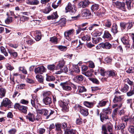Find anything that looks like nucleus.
<instances>
[{
    "mask_svg": "<svg viewBox=\"0 0 134 134\" xmlns=\"http://www.w3.org/2000/svg\"><path fill=\"white\" fill-rule=\"evenodd\" d=\"M76 107L78 108V109H80L81 113L84 116H87L88 115V112L87 109L82 107L79 105H78Z\"/></svg>",
    "mask_w": 134,
    "mask_h": 134,
    "instance_id": "nucleus-9",
    "label": "nucleus"
},
{
    "mask_svg": "<svg viewBox=\"0 0 134 134\" xmlns=\"http://www.w3.org/2000/svg\"><path fill=\"white\" fill-rule=\"evenodd\" d=\"M83 77L82 75L76 76L74 78V80L77 82H79L83 80Z\"/></svg>",
    "mask_w": 134,
    "mask_h": 134,
    "instance_id": "nucleus-20",
    "label": "nucleus"
},
{
    "mask_svg": "<svg viewBox=\"0 0 134 134\" xmlns=\"http://www.w3.org/2000/svg\"><path fill=\"white\" fill-rule=\"evenodd\" d=\"M51 10L50 8L49 7H47L46 8L44 9L41 10V11L42 12L44 13L47 14L48 13L51 11Z\"/></svg>",
    "mask_w": 134,
    "mask_h": 134,
    "instance_id": "nucleus-39",
    "label": "nucleus"
},
{
    "mask_svg": "<svg viewBox=\"0 0 134 134\" xmlns=\"http://www.w3.org/2000/svg\"><path fill=\"white\" fill-rule=\"evenodd\" d=\"M19 70L21 71L23 73L25 74H27V71L24 67H20L19 68Z\"/></svg>",
    "mask_w": 134,
    "mask_h": 134,
    "instance_id": "nucleus-50",
    "label": "nucleus"
},
{
    "mask_svg": "<svg viewBox=\"0 0 134 134\" xmlns=\"http://www.w3.org/2000/svg\"><path fill=\"white\" fill-rule=\"evenodd\" d=\"M102 40L101 38L99 37L92 38V42L94 43L97 44L101 42Z\"/></svg>",
    "mask_w": 134,
    "mask_h": 134,
    "instance_id": "nucleus-32",
    "label": "nucleus"
},
{
    "mask_svg": "<svg viewBox=\"0 0 134 134\" xmlns=\"http://www.w3.org/2000/svg\"><path fill=\"white\" fill-rule=\"evenodd\" d=\"M111 34L109 33L108 31H105L103 37L104 38L110 39L111 38Z\"/></svg>",
    "mask_w": 134,
    "mask_h": 134,
    "instance_id": "nucleus-23",
    "label": "nucleus"
},
{
    "mask_svg": "<svg viewBox=\"0 0 134 134\" xmlns=\"http://www.w3.org/2000/svg\"><path fill=\"white\" fill-rule=\"evenodd\" d=\"M66 12L71 11L72 12H75L76 11V9L74 5L72 6L70 2H69L67 6L65 8Z\"/></svg>",
    "mask_w": 134,
    "mask_h": 134,
    "instance_id": "nucleus-11",
    "label": "nucleus"
},
{
    "mask_svg": "<svg viewBox=\"0 0 134 134\" xmlns=\"http://www.w3.org/2000/svg\"><path fill=\"white\" fill-rule=\"evenodd\" d=\"M57 48L59 50L62 51H65L67 48V47L66 46H63L62 45L58 46H57Z\"/></svg>",
    "mask_w": 134,
    "mask_h": 134,
    "instance_id": "nucleus-40",
    "label": "nucleus"
},
{
    "mask_svg": "<svg viewBox=\"0 0 134 134\" xmlns=\"http://www.w3.org/2000/svg\"><path fill=\"white\" fill-rule=\"evenodd\" d=\"M99 9V5L95 4L92 5L91 7V10L93 12L96 11Z\"/></svg>",
    "mask_w": 134,
    "mask_h": 134,
    "instance_id": "nucleus-26",
    "label": "nucleus"
},
{
    "mask_svg": "<svg viewBox=\"0 0 134 134\" xmlns=\"http://www.w3.org/2000/svg\"><path fill=\"white\" fill-rule=\"evenodd\" d=\"M63 89L65 91H70L72 90L71 87L69 86V83L67 82H61L60 83Z\"/></svg>",
    "mask_w": 134,
    "mask_h": 134,
    "instance_id": "nucleus-5",
    "label": "nucleus"
},
{
    "mask_svg": "<svg viewBox=\"0 0 134 134\" xmlns=\"http://www.w3.org/2000/svg\"><path fill=\"white\" fill-rule=\"evenodd\" d=\"M60 70L57 71L55 72V74H59L61 73L62 72L66 73L68 71V69L66 67H63L60 68Z\"/></svg>",
    "mask_w": 134,
    "mask_h": 134,
    "instance_id": "nucleus-22",
    "label": "nucleus"
},
{
    "mask_svg": "<svg viewBox=\"0 0 134 134\" xmlns=\"http://www.w3.org/2000/svg\"><path fill=\"white\" fill-rule=\"evenodd\" d=\"M122 120L123 121L126 122L130 119V117H128L127 116H125L122 118Z\"/></svg>",
    "mask_w": 134,
    "mask_h": 134,
    "instance_id": "nucleus-52",
    "label": "nucleus"
},
{
    "mask_svg": "<svg viewBox=\"0 0 134 134\" xmlns=\"http://www.w3.org/2000/svg\"><path fill=\"white\" fill-rule=\"evenodd\" d=\"M82 40L85 41H90L91 40V37L89 34L85 35L81 37Z\"/></svg>",
    "mask_w": 134,
    "mask_h": 134,
    "instance_id": "nucleus-25",
    "label": "nucleus"
},
{
    "mask_svg": "<svg viewBox=\"0 0 134 134\" xmlns=\"http://www.w3.org/2000/svg\"><path fill=\"white\" fill-rule=\"evenodd\" d=\"M89 67L92 68H94L95 67V65L94 63L92 61H89L88 62Z\"/></svg>",
    "mask_w": 134,
    "mask_h": 134,
    "instance_id": "nucleus-59",
    "label": "nucleus"
},
{
    "mask_svg": "<svg viewBox=\"0 0 134 134\" xmlns=\"http://www.w3.org/2000/svg\"><path fill=\"white\" fill-rule=\"evenodd\" d=\"M120 92L118 91H116L115 93V95L113 100V102L114 103H116L118 102H120L123 98V96L118 95V94H120Z\"/></svg>",
    "mask_w": 134,
    "mask_h": 134,
    "instance_id": "nucleus-7",
    "label": "nucleus"
},
{
    "mask_svg": "<svg viewBox=\"0 0 134 134\" xmlns=\"http://www.w3.org/2000/svg\"><path fill=\"white\" fill-rule=\"evenodd\" d=\"M118 109L117 108H115L113 111L112 116L113 119H114L115 117L116 116L117 114Z\"/></svg>",
    "mask_w": 134,
    "mask_h": 134,
    "instance_id": "nucleus-54",
    "label": "nucleus"
},
{
    "mask_svg": "<svg viewBox=\"0 0 134 134\" xmlns=\"http://www.w3.org/2000/svg\"><path fill=\"white\" fill-rule=\"evenodd\" d=\"M84 104L86 107L89 108L93 107V104L92 102H90L87 101H85L83 103Z\"/></svg>",
    "mask_w": 134,
    "mask_h": 134,
    "instance_id": "nucleus-28",
    "label": "nucleus"
},
{
    "mask_svg": "<svg viewBox=\"0 0 134 134\" xmlns=\"http://www.w3.org/2000/svg\"><path fill=\"white\" fill-rule=\"evenodd\" d=\"M39 1L38 0H32L31 5H37L39 4Z\"/></svg>",
    "mask_w": 134,
    "mask_h": 134,
    "instance_id": "nucleus-61",
    "label": "nucleus"
},
{
    "mask_svg": "<svg viewBox=\"0 0 134 134\" xmlns=\"http://www.w3.org/2000/svg\"><path fill=\"white\" fill-rule=\"evenodd\" d=\"M0 49L1 52L3 53L5 56H8V53L6 52L5 49L4 47L3 46H1L0 47Z\"/></svg>",
    "mask_w": 134,
    "mask_h": 134,
    "instance_id": "nucleus-30",
    "label": "nucleus"
},
{
    "mask_svg": "<svg viewBox=\"0 0 134 134\" xmlns=\"http://www.w3.org/2000/svg\"><path fill=\"white\" fill-rule=\"evenodd\" d=\"M128 131L132 133H134V127L133 126H130L128 128Z\"/></svg>",
    "mask_w": 134,
    "mask_h": 134,
    "instance_id": "nucleus-57",
    "label": "nucleus"
},
{
    "mask_svg": "<svg viewBox=\"0 0 134 134\" xmlns=\"http://www.w3.org/2000/svg\"><path fill=\"white\" fill-rule=\"evenodd\" d=\"M107 102V101H104L103 100L100 101L98 105L97 106L98 107L104 106L106 105Z\"/></svg>",
    "mask_w": 134,
    "mask_h": 134,
    "instance_id": "nucleus-31",
    "label": "nucleus"
},
{
    "mask_svg": "<svg viewBox=\"0 0 134 134\" xmlns=\"http://www.w3.org/2000/svg\"><path fill=\"white\" fill-rule=\"evenodd\" d=\"M82 74L88 77H91L92 76V72L89 71H88L86 72L82 73Z\"/></svg>",
    "mask_w": 134,
    "mask_h": 134,
    "instance_id": "nucleus-45",
    "label": "nucleus"
},
{
    "mask_svg": "<svg viewBox=\"0 0 134 134\" xmlns=\"http://www.w3.org/2000/svg\"><path fill=\"white\" fill-rule=\"evenodd\" d=\"M79 44L76 47H74V49L76 50H78L81 49L83 43H82L80 40L79 41Z\"/></svg>",
    "mask_w": 134,
    "mask_h": 134,
    "instance_id": "nucleus-35",
    "label": "nucleus"
},
{
    "mask_svg": "<svg viewBox=\"0 0 134 134\" xmlns=\"http://www.w3.org/2000/svg\"><path fill=\"white\" fill-rule=\"evenodd\" d=\"M78 89L79 93H81L83 92H86V89L83 86H78Z\"/></svg>",
    "mask_w": 134,
    "mask_h": 134,
    "instance_id": "nucleus-29",
    "label": "nucleus"
},
{
    "mask_svg": "<svg viewBox=\"0 0 134 134\" xmlns=\"http://www.w3.org/2000/svg\"><path fill=\"white\" fill-rule=\"evenodd\" d=\"M133 0H126V2L127 5V7L129 10L131 9V4Z\"/></svg>",
    "mask_w": 134,
    "mask_h": 134,
    "instance_id": "nucleus-43",
    "label": "nucleus"
},
{
    "mask_svg": "<svg viewBox=\"0 0 134 134\" xmlns=\"http://www.w3.org/2000/svg\"><path fill=\"white\" fill-rule=\"evenodd\" d=\"M11 103L10 101L7 98L4 99L2 103V105L6 107L9 105Z\"/></svg>",
    "mask_w": 134,
    "mask_h": 134,
    "instance_id": "nucleus-18",
    "label": "nucleus"
},
{
    "mask_svg": "<svg viewBox=\"0 0 134 134\" xmlns=\"http://www.w3.org/2000/svg\"><path fill=\"white\" fill-rule=\"evenodd\" d=\"M42 102L46 105H49L52 103V99L49 97H43Z\"/></svg>",
    "mask_w": 134,
    "mask_h": 134,
    "instance_id": "nucleus-10",
    "label": "nucleus"
},
{
    "mask_svg": "<svg viewBox=\"0 0 134 134\" xmlns=\"http://www.w3.org/2000/svg\"><path fill=\"white\" fill-rule=\"evenodd\" d=\"M55 131L58 133L62 134L63 131L62 130V125L61 124L57 123L55 124Z\"/></svg>",
    "mask_w": 134,
    "mask_h": 134,
    "instance_id": "nucleus-14",
    "label": "nucleus"
},
{
    "mask_svg": "<svg viewBox=\"0 0 134 134\" xmlns=\"http://www.w3.org/2000/svg\"><path fill=\"white\" fill-rule=\"evenodd\" d=\"M74 72L77 73L80 72L79 68L77 65L75 66L74 68Z\"/></svg>",
    "mask_w": 134,
    "mask_h": 134,
    "instance_id": "nucleus-62",
    "label": "nucleus"
},
{
    "mask_svg": "<svg viewBox=\"0 0 134 134\" xmlns=\"http://www.w3.org/2000/svg\"><path fill=\"white\" fill-rule=\"evenodd\" d=\"M111 31L114 33H116L117 32V26L116 24H113L111 29Z\"/></svg>",
    "mask_w": 134,
    "mask_h": 134,
    "instance_id": "nucleus-37",
    "label": "nucleus"
},
{
    "mask_svg": "<svg viewBox=\"0 0 134 134\" xmlns=\"http://www.w3.org/2000/svg\"><path fill=\"white\" fill-rule=\"evenodd\" d=\"M90 79V80L94 83L96 84H98L99 83V81L96 79L92 78H91Z\"/></svg>",
    "mask_w": 134,
    "mask_h": 134,
    "instance_id": "nucleus-60",
    "label": "nucleus"
},
{
    "mask_svg": "<svg viewBox=\"0 0 134 134\" xmlns=\"http://www.w3.org/2000/svg\"><path fill=\"white\" fill-rule=\"evenodd\" d=\"M55 68V65L54 64L49 65L47 66L48 69L50 70H54Z\"/></svg>",
    "mask_w": 134,
    "mask_h": 134,
    "instance_id": "nucleus-51",
    "label": "nucleus"
},
{
    "mask_svg": "<svg viewBox=\"0 0 134 134\" xmlns=\"http://www.w3.org/2000/svg\"><path fill=\"white\" fill-rule=\"evenodd\" d=\"M5 93L6 90L5 89L3 88H0V95L1 98H2V97L5 96Z\"/></svg>",
    "mask_w": 134,
    "mask_h": 134,
    "instance_id": "nucleus-33",
    "label": "nucleus"
},
{
    "mask_svg": "<svg viewBox=\"0 0 134 134\" xmlns=\"http://www.w3.org/2000/svg\"><path fill=\"white\" fill-rule=\"evenodd\" d=\"M114 4L115 5L116 7L118 9L122 11H126V8L125 6V3L124 2H120L118 1L113 2Z\"/></svg>",
    "mask_w": 134,
    "mask_h": 134,
    "instance_id": "nucleus-2",
    "label": "nucleus"
},
{
    "mask_svg": "<svg viewBox=\"0 0 134 134\" xmlns=\"http://www.w3.org/2000/svg\"><path fill=\"white\" fill-rule=\"evenodd\" d=\"M29 17L25 16H21L20 17V20L23 22L28 20L29 19Z\"/></svg>",
    "mask_w": 134,
    "mask_h": 134,
    "instance_id": "nucleus-47",
    "label": "nucleus"
},
{
    "mask_svg": "<svg viewBox=\"0 0 134 134\" xmlns=\"http://www.w3.org/2000/svg\"><path fill=\"white\" fill-rule=\"evenodd\" d=\"M55 78L52 76H49L48 74H46V80L48 81H54Z\"/></svg>",
    "mask_w": 134,
    "mask_h": 134,
    "instance_id": "nucleus-36",
    "label": "nucleus"
},
{
    "mask_svg": "<svg viewBox=\"0 0 134 134\" xmlns=\"http://www.w3.org/2000/svg\"><path fill=\"white\" fill-rule=\"evenodd\" d=\"M50 41L52 43L57 44L58 43V38L55 36L52 37L50 38Z\"/></svg>",
    "mask_w": 134,
    "mask_h": 134,
    "instance_id": "nucleus-38",
    "label": "nucleus"
},
{
    "mask_svg": "<svg viewBox=\"0 0 134 134\" xmlns=\"http://www.w3.org/2000/svg\"><path fill=\"white\" fill-rule=\"evenodd\" d=\"M134 94V89L133 88L132 90H130L127 93V95L128 96H130Z\"/></svg>",
    "mask_w": 134,
    "mask_h": 134,
    "instance_id": "nucleus-63",
    "label": "nucleus"
},
{
    "mask_svg": "<svg viewBox=\"0 0 134 134\" xmlns=\"http://www.w3.org/2000/svg\"><path fill=\"white\" fill-rule=\"evenodd\" d=\"M90 14V13L89 10L86 8L83 9L82 15V17L84 18H87Z\"/></svg>",
    "mask_w": 134,
    "mask_h": 134,
    "instance_id": "nucleus-13",
    "label": "nucleus"
},
{
    "mask_svg": "<svg viewBox=\"0 0 134 134\" xmlns=\"http://www.w3.org/2000/svg\"><path fill=\"white\" fill-rule=\"evenodd\" d=\"M46 69L43 65L38 67L35 69L34 71L36 74H42L46 71Z\"/></svg>",
    "mask_w": 134,
    "mask_h": 134,
    "instance_id": "nucleus-6",
    "label": "nucleus"
},
{
    "mask_svg": "<svg viewBox=\"0 0 134 134\" xmlns=\"http://www.w3.org/2000/svg\"><path fill=\"white\" fill-rule=\"evenodd\" d=\"M126 72L128 73L133 72H134V68L132 67L129 68L128 70L126 71Z\"/></svg>",
    "mask_w": 134,
    "mask_h": 134,
    "instance_id": "nucleus-56",
    "label": "nucleus"
},
{
    "mask_svg": "<svg viewBox=\"0 0 134 134\" xmlns=\"http://www.w3.org/2000/svg\"><path fill=\"white\" fill-rule=\"evenodd\" d=\"M100 23H99L98 24H93L90 25L88 27V29L90 30H92L94 29L96 27L98 26H99Z\"/></svg>",
    "mask_w": 134,
    "mask_h": 134,
    "instance_id": "nucleus-27",
    "label": "nucleus"
},
{
    "mask_svg": "<svg viewBox=\"0 0 134 134\" xmlns=\"http://www.w3.org/2000/svg\"><path fill=\"white\" fill-rule=\"evenodd\" d=\"M24 38L25 43L29 45H31L34 43L33 40L30 38L29 36H26V37H24Z\"/></svg>",
    "mask_w": 134,
    "mask_h": 134,
    "instance_id": "nucleus-15",
    "label": "nucleus"
},
{
    "mask_svg": "<svg viewBox=\"0 0 134 134\" xmlns=\"http://www.w3.org/2000/svg\"><path fill=\"white\" fill-rule=\"evenodd\" d=\"M66 20L65 18H63L60 20L58 22V25L61 27L64 26L66 23Z\"/></svg>",
    "mask_w": 134,
    "mask_h": 134,
    "instance_id": "nucleus-21",
    "label": "nucleus"
},
{
    "mask_svg": "<svg viewBox=\"0 0 134 134\" xmlns=\"http://www.w3.org/2000/svg\"><path fill=\"white\" fill-rule=\"evenodd\" d=\"M102 132L103 134H108L107 132V130L105 126H103L102 127ZM109 134H113L112 133H110Z\"/></svg>",
    "mask_w": 134,
    "mask_h": 134,
    "instance_id": "nucleus-55",
    "label": "nucleus"
},
{
    "mask_svg": "<svg viewBox=\"0 0 134 134\" xmlns=\"http://www.w3.org/2000/svg\"><path fill=\"white\" fill-rule=\"evenodd\" d=\"M58 16L56 12H54L52 14L47 17V19L48 20H54L57 18Z\"/></svg>",
    "mask_w": 134,
    "mask_h": 134,
    "instance_id": "nucleus-16",
    "label": "nucleus"
},
{
    "mask_svg": "<svg viewBox=\"0 0 134 134\" xmlns=\"http://www.w3.org/2000/svg\"><path fill=\"white\" fill-rule=\"evenodd\" d=\"M100 71V74L101 75L104 76L105 75V71L104 69L102 68H100L99 69Z\"/></svg>",
    "mask_w": 134,
    "mask_h": 134,
    "instance_id": "nucleus-53",
    "label": "nucleus"
},
{
    "mask_svg": "<svg viewBox=\"0 0 134 134\" xmlns=\"http://www.w3.org/2000/svg\"><path fill=\"white\" fill-rule=\"evenodd\" d=\"M8 51L11 56H13L14 57H16L18 55L17 52H15L12 49H8Z\"/></svg>",
    "mask_w": 134,
    "mask_h": 134,
    "instance_id": "nucleus-24",
    "label": "nucleus"
},
{
    "mask_svg": "<svg viewBox=\"0 0 134 134\" xmlns=\"http://www.w3.org/2000/svg\"><path fill=\"white\" fill-rule=\"evenodd\" d=\"M108 73L109 76H114L116 75V72L114 70H111L108 72Z\"/></svg>",
    "mask_w": 134,
    "mask_h": 134,
    "instance_id": "nucleus-48",
    "label": "nucleus"
},
{
    "mask_svg": "<svg viewBox=\"0 0 134 134\" xmlns=\"http://www.w3.org/2000/svg\"><path fill=\"white\" fill-rule=\"evenodd\" d=\"M65 64V62L63 60H61L59 61V63L58 64L57 67H59L60 68H61L63 67Z\"/></svg>",
    "mask_w": 134,
    "mask_h": 134,
    "instance_id": "nucleus-42",
    "label": "nucleus"
},
{
    "mask_svg": "<svg viewBox=\"0 0 134 134\" xmlns=\"http://www.w3.org/2000/svg\"><path fill=\"white\" fill-rule=\"evenodd\" d=\"M75 30L73 29L68 30L64 32V35L66 36L70 37L74 34Z\"/></svg>",
    "mask_w": 134,
    "mask_h": 134,
    "instance_id": "nucleus-19",
    "label": "nucleus"
},
{
    "mask_svg": "<svg viewBox=\"0 0 134 134\" xmlns=\"http://www.w3.org/2000/svg\"><path fill=\"white\" fill-rule=\"evenodd\" d=\"M90 2L88 0H83L79 2L77 5L79 8H84L87 7Z\"/></svg>",
    "mask_w": 134,
    "mask_h": 134,
    "instance_id": "nucleus-4",
    "label": "nucleus"
},
{
    "mask_svg": "<svg viewBox=\"0 0 134 134\" xmlns=\"http://www.w3.org/2000/svg\"><path fill=\"white\" fill-rule=\"evenodd\" d=\"M12 21V17L9 16L5 20V22L6 24H8L11 23Z\"/></svg>",
    "mask_w": 134,
    "mask_h": 134,
    "instance_id": "nucleus-46",
    "label": "nucleus"
},
{
    "mask_svg": "<svg viewBox=\"0 0 134 134\" xmlns=\"http://www.w3.org/2000/svg\"><path fill=\"white\" fill-rule=\"evenodd\" d=\"M103 114L100 113V118L101 120L103 122L105 119H108V117L107 115L110 114L111 112V110L110 109L107 108L103 109Z\"/></svg>",
    "mask_w": 134,
    "mask_h": 134,
    "instance_id": "nucleus-1",
    "label": "nucleus"
},
{
    "mask_svg": "<svg viewBox=\"0 0 134 134\" xmlns=\"http://www.w3.org/2000/svg\"><path fill=\"white\" fill-rule=\"evenodd\" d=\"M59 103L60 106L62 108L63 110L66 111H68V103L66 102L65 100H64L63 101L59 100Z\"/></svg>",
    "mask_w": 134,
    "mask_h": 134,
    "instance_id": "nucleus-8",
    "label": "nucleus"
},
{
    "mask_svg": "<svg viewBox=\"0 0 134 134\" xmlns=\"http://www.w3.org/2000/svg\"><path fill=\"white\" fill-rule=\"evenodd\" d=\"M111 24L110 20H106L105 23V26L107 27H110Z\"/></svg>",
    "mask_w": 134,
    "mask_h": 134,
    "instance_id": "nucleus-44",
    "label": "nucleus"
},
{
    "mask_svg": "<svg viewBox=\"0 0 134 134\" xmlns=\"http://www.w3.org/2000/svg\"><path fill=\"white\" fill-rule=\"evenodd\" d=\"M101 47L103 48L109 49L111 48L112 45L109 42H106L104 43H100Z\"/></svg>",
    "mask_w": 134,
    "mask_h": 134,
    "instance_id": "nucleus-12",
    "label": "nucleus"
},
{
    "mask_svg": "<svg viewBox=\"0 0 134 134\" xmlns=\"http://www.w3.org/2000/svg\"><path fill=\"white\" fill-rule=\"evenodd\" d=\"M121 41L124 44H129V40L126 39L125 37H123L121 38Z\"/></svg>",
    "mask_w": 134,
    "mask_h": 134,
    "instance_id": "nucleus-49",
    "label": "nucleus"
},
{
    "mask_svg": "<svg viewBox=\"0 0 134 134\" xmlns=\"http://www.w3.org/2000/svg\"><path fill=\"white\" fill-rule=\"evenodd\" d=\"M26 119L32 122L34 121V115L30 113H29L26 116Z\"/></svg>",
    "mask_w": 134,
    "mask_h": 134,
    "instance_id": "nucleus-17",
    "label": "nucleus"
},
{
    "mask_svg": "<svg viewBox=\"0 0 134 134\" xmlns=\"http://www.w3.org/2000/svg\"><path fill=\"white\" fill-rule=\"evenodd\" d=\"M16 132V130L15 129H13L9 130L8 132L9 134H15Z\"/></svg>",
    "mask_w": 134,
    "mask_h": 134,
    "instance_id": "nucleus-64",
    "label": "nucleus"
},
{
    "mask_svg": "<svg viewBox=\"0 0 134 134\" xmlns=\"http://www.w3.org/2000/svg\"><path fill=\"white\" fill-rule=\"evenodd\" d=\"M14 108L15 109H18L25 114L27 113V107L26 106L21 105L19 103H16L14 106Z\"/></svg>",
    "mask_w": 134,
    "mask_h": 134,
    "instance_id": "nucleus-3",
    "label": "nucleus"
},
{
    "mask_svg": "<svg viewBox=\"0 0 134 134\" xmlns=\"http://www.w3.org/2000/svg\"><path fill=\"white\" fill-rule=\"evenodd\" d=\"M101 34L102 33L101 32L98 31H96L93 34V36L94 37H97L100 36Z\"/></svg>",
    "mask_w": 134,
    "mask_h": 134,
    "instance_id": "nucleus-58",
    "label": "nucleus"
},
{
    "mask_svg": "<svg viewBox=\"0 0 134 134\" xmlns=\"http://www.w3.org/2000/svg\"><path fill=\"white\" fill-rule=\"evenodd\" d=\"M36 78L41 83L43 82V79L42 76L41 75H37L36 76Z\"/></svg>",
    "mask_w": 134,
    "mask_h": 134,
    "instance_id": "nucleus-41",
    "label": "nucleus"
},
{
    "mask_svg": "<svg viewBox=\"0 0 134 134\" xmlns=\"http://www.w3.org/2000/svg\"><path fill=\"white\" fill-rule=\"evenodd\" d=\"M129 88V87L126 84H125L122 87L121 90L122 92H126L128 90Z\"/></svg>",
    "mask_w": 134,
    "mask_h": 134,
    "instance_id": "nucleus-34",
    "label": "nucleus"
}]
</instances>
